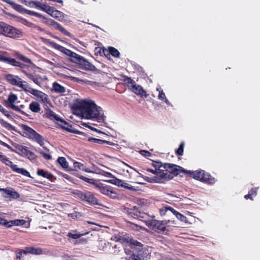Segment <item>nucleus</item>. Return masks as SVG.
<instances>
[{"label": "nucleus", "instance_id": "nucleus-1", "mask_svg": "<svg viewBox=\"0 0 260 260\" xmlns=\"http://www.w3.org/2000/svg\"><path fill=\"white\" fill-rule=\"evenodd\" d=\"M8 54V52L6 51H0V61L14 67H19L21 72L24 73L28 79L38 85H40L39 78L35 75L36 66L29 58L19 52H15L14 54V56L17 60L9 57Z\"/></svg>", "mask_w": 260, "mask_h": 260}, {"label": "nucleus", "instance_id": "nucleus-2", "mask_svg": "<svg viewBox=\"0 0 260 260\" xmlns=\"http://www.w3.org/2000/svg\"><path fill=\"white\" fill-rule=\"evenodd\" d=\"M53 46L55 49L69 56L70 60L73 62L78 64L80 69L86 71H96L95 67L83 56L57 43H54Z\"/></svg>", "mask_w": 260, "mask_h": 260}, {"label": "nucleus", "instance_id": "nucleus-3", "mask_svg": "<svg viewBox=\"0 0 260 260\" xmlns=\"http://www.w3.org/2000/svg\"><path fill=\"white\" fill-rule=\"evenodd\" d=\"M77 109L86 119L95 118L99 122L104 120L105 116L100 114L98 106L93 102L82 101L77 105Z\"/></svg>", "mask_w": 260, "mask_h": 260}, {"label": "nucleus", "instance_id": "nucleus-4", "mask_svg": "<svg viewBox=\"0 0 260 260\" xmlns=\"http://www.w3.org/2000/svg\"><path fill=\"white\" fill-rule=\"evenodd\" d=\"M162 175L160 176V179L163 180V183L165 181L172 179L175 176H177L181 173H185V170L182 167L178 165L170 164L164 163V170H161Z\"/></svg>", "mask_w": 260, "mask_h": 260}, {"label": "nucleus", "instance_id": "nucleus-5", "mask_svg": "<svg viewBox=\"0 0 260 260\" xmlns=\"http://www.w3.org/2000/svg\"><path fill=\"white\" fill-rule=\"evenodd\" d=\"M4 2L10 5L15 10L22 14H26L30 16H35L39 18H42L46 20L44 22L50 26H53L55 21L51 18H47L46 17L43 16L41 14L38 12L27 10L23 8L21 5L16 4L11 0H2Z\"/></svg>", "mask_w": 260, "mask_h": 260}, {"label": "nucleus", "instance_id": "nucleus-6", "mask_svg": "<svg viewBox=\"0 0 260 260\" xmlns=\"http://www.w3.org/2000/svg\"><path fill=\"white\" fill-rule=\"evenodd\" d=\"M20 126L23 133L22 135L23 136L37 142L41 146H44L45 142H47V141L42 136L36 132L34 129L27 125L21 124Z\"/></svg>", "mask_w": 260, "mask_h": 260}, {"label": "nucleus", "instance_id": "nucleus-7", "mask_svg": "<svg viewBox=\"0 0 260 260\" xmlns=\"http://www.w3.org/2000/svg\"><path fill=\"white\" fill-rule=\"evenodd\" d=\"M185 173L196 180L208 184L212 185L216 182L215 178L204 170H200L194 171L185 170Z\"/></svg>", "mask_w": 260, "mask_h": 260}, {"label": "nucleus", "instance_id": "nucleus-8", "mask_svg": "<svg viewBox=\"0 0 260 260\" xmlns=\"http://www.w3.org/2000/svg\"><path fill=\"white\" fill-rule=\"evenodd\" d=\"M170 220L160 221L155 219L149 220L146 222L147 226L153 231L158 233H164L168 226Z\"/></svg>", "mask_w": 260, "mask_h": 260}, {"label": "nucleus", "instance_id": "nucleus-9", "mask_svg": "<svg viewBox=\"0 0 260 260\" xmlns=\"http://www.w3.org/2000/svg\"><path fill=\"white\" fill-rule=\"evenodd\" d=\"M0 160L6 165L10 167L12 171L17 173L21 174L25 176L32 178L29 172L23 168H18L17 165L13 164V162L10 160L9 158L3 153L0 152Z\"/></svg>", "mask_w": 260, "mask_h": 260}, {"label": "nucleus", "instance_id": "nucleus-10", "mask_svg": "<svg viewBox=\"0 0 260 260\" xmlns=\"http://www.w3.org/2000/svg\"><path fill=\"white\" fill-rule=\"evenodd\" d=\"M74 194L77 197L91 205H100L96 198L90 191H85L83 192L80 190H76L74 192Z\"/></svg>", "mask_w": 260, "mask_h": 260}, {"label": "nucleus", "instance_id": "nucleus-11", "mask_svg": "<svg viewBox=\"0 0 260 260\" xmlns=\"http://www.w3.org/2000/svg\"><path fill=\"white\" fill-rule=\"evenodd\" d=\"M43 12L60 22H65L68 15L46 3Z\"/></svg>", "mask_w": 260, "mask_h": 260}, {"label": "nucleus", "instance_id": "nucleus-12", "mask_svg": "<svg viewBox=\"0 0 260 260\" xmlns=\"http://www.w3.org/2000/svg\"><path fill=\"white\" fill-rule=\"evenodd\" d=\"M12 146L14 147V150H12V152L23 157H26L30 160L35 158V153L31 152L28 147L17 143L13 144Z\"/></svg>", "mask_w": 260, "mask_h": 260}, {"label": "nucleus", "instance_id": "nucleus-13", "mask_svg": "<svg viewBox=\"0 0 260 260\" xmlns=\"http://www.w3.org/2000/svg\"><path fill=\"white\" fill-rule=\"evenodd\" d=\"M18 97L16 94L11 92L8 96V100L5 101V106L16 111L21 113L22 114L27 116V114L23 111L21 110L18 106H16L14 104L17 100Z\"/></svg>", "mask_w": 260, "mask_h": 260}, {"label": "nucleus", "instance_id": "nucleus-14", "mask_svg": "<svg viewBox=\"0 0 260 260\" xmlns=\"http://www.w3.org/2000/svg\"><path fill=\"white\" fill-rule=\"evenodd\" d=\"M5 78L10 84L21 88L23 90H26V85L23 84V83H26V82L21 81V79L18 76L9 74L6 75Z\"/></svg>", "mask_w": 260, "mask_h": 260}, {"label": "nucleus", "instance_id": "nucleus-15", "mask_svg": "<svg viewBox=\"0 0 260 260\" xmlns=\"http://www.w3.org/2000/svg\"><path fill=\"white\" fill-rule=\"evenodd\" d=\"M127 214L135 219L142 220L144 217L145 213L140 211L139 207L135 206L132 208L125 209Z\"/></svg>", "mask_w": 260, "mask_h": 260}, {"label": "nucleus", "instance_id": "nucleus-16", "mask_svg": "<svg viewBox=\"0 0 260 260\" xmlns=\"http://www.w3.org/2000/svg\"><path fill=\"white\" fill-rule=\"evenodd\" d=\"M146 170L148 172H150L153 174L156 175V176L151 178L146 177L145 178L146 181L151 183H163V180L160 179V176L162 175L161 170H156V169L153 170L152 169L147 168Z\"/></svg>", "mask_w": 260, "mask_h": 260}, {"label": "nucleus", "instance_id": "nucleus-17", "mask_svg": "<svg viewBox=\"0 0 260 260\" xmlns=\"http://www.w3.org/2000/svg\"><path fill=\"white\" fill-rule=\"evenodd\" d=\"M22 36L23 33L20 29L10 25L6 37L12 39H17L20 38Z\"/></svg>", "mask_w": 260, "mask_h": 260}, {"label": "nucleus", "instance_id": "nucleus-18", "mask_svg": "<svg viewBox=\"0 0 260 260\" xmlns=\"http://www.w3.org/2000/svg\"><path fill=\"white\" fill-rule=\"evenodd\" d=\"M21 3L25 6L30 8H35L39 10L43 11L46 3H42L38 1H27L26 0L21 1Z\"/></svg>", "mask_w": 260, "mask_h": 260}, {"label": "nucleus", "instance_id": "nucleus-19", "mask_svg": "<svg viewBox=\"0 0 260 260\" xmlns=\"http://www.w3.org/2000/svg\"><path fill=\"white\" fill-rule=\"evenodd\" d=\"M103 53L104 55L107 57H108L110 55L116 58H119L120 57V53L119 51L113 47H109L108 49L103 47Z\"/></svg>", "mask_w": 260, "mask_h": 260}, {"label": "nucleus", "instance_id": "nucleus-20", "mask_svg": "<svg viewBox=\"0 0 260 260\" xmlns=\"http://www.w3.org/2000/svg\"><path fill=\"white\" fill-rule=\"evenodd\" d=\"M131 90L135 94L141 97L147 98L148 96L146 91L143 89V87L136 83L131 88Z\"/></svg>", "mask_w": 260, "mask_h": 260}, {"label": "nucleus", "instance_id": "nucleus-21", "mask_svg": "<svg viewBox=\"0 0 260 260\" xmlns=\"http://www.w3.org/2000/svg\"><path fill=\"white\" fill-rule=\"evenodd\" d=\"M24 254L30 253L33 254H41L42 253V249L41 248H35L34 247H26L25 250H22Z\"/></svg>", "mask_w": 260, "mask_h": 260}, {"label": "nucleus", "instance_id": "nucleus-22", "mask_svg": "<svg viewBox=\"0 0 260 260\" xmlns=\"http://www.w3.org/2000/svg\"><path fill=\"white\" fill-rule=\"evenodd\" d=\"M37 174L38 176L47 178L51 181H53L54 176L53 174L47 171H45L43 169H38L37 171Z\"/></svg>", "mask_w": 260, "mask_h": 260}, {"label": "nucleus", "instance_id": "nucleus-23", "mask_svg": "<svg viewBox=\"0 0 260 260\" xmlns=\"http://www.w3.org/2000/svg\"><path fill=\"white\" fill-rule=\"evenodd\" d=\"M88 141L92 143H97L99 144H106L111 146H114L115 145V144L112 142L106 140H103L93 137H88Z\"/></svg>", "mask_w": 260, "mask_h": 260}, {"label": "nucleus", "instance_id": "nucleus-24", "mask_svg": "<svg viewBox=\"0 0 260 260\" xmlns=\"http://www.w3.org/2000/svg\"><path fill=\"white\" fill-rule=\"evenodd\" d=\"M5 193L9 196L11 198L14 199H17L19 198L20 195L18 192L14 189H9L7 188L1 189Z\"/></svg>", "mask_w": 260, "mask_h": 260}, {"label": "nucleus", "instance_id": "nucleus-25", "mask_svg": "<svg viewBox=\"0 0 260 260\" xmlns=\"http://www.w3.org/2000/svg\"><path fill=\"white\" fill-rule=\"evenodd\" d=\"M53 27L56 30H59L62 34L67 36L70 37L71 33L67 30L63 26L57 22L55 21Z\"/></svg>", "mask_w": 260, "mask_h": 260}, {"label": "nucleus", "instance_id": "nucleus-26", "mask_svg": "<svg viewBox=\"0 0 260 260\" xmlns=\"http://www.w3.org/2000/svg\"><path fill=\"white\" fill-rule=\"evenodd\" d=\"M53 27L56 30H59L62 34L67 36L70 37L71 33L67 30L63 26L57 22L55 21Z\"/></svg>", "mask_w": 260, "mask_h": 260}, {"label": "nucleus", "instance_id": "nucleus-27", "mask_svg": "<svg viewBox=\"0 0 260 260\" xmlns=\"http://www.w3.org/2000/svg\"><path fill=\"white\" fill-rule=\"evenodd\" d=\"M96 187L98 189L100 190V191L105 195L108 194V191L111 188V187L110 186H107L104 185V184L102 183H99L96 185Z\"/></svg>", "mask_w": 260, "mask_h": 260}, {"label": "nucleus", "instance_id": "nucleus-28", "mask_svg": "<svg viewBox=\"0 0 260 260\" xmlns=\"http://www.w3.org/2000/svg\"><path fill=\"white\" fill-rule=\"evenodd\" d=\"M10 25L3 21H0V35L6 37Z\"/></svg>", "mask_w": 260, "mask_h": 260}, {"label": "nucleus", "instance_id": "nucleus-29", "mask_svg": "<svg viewBox=\"0 0 260 260\" xmlns=\"http://www.w3.org/2000/svg\"><path fill=\"white\" fill-rule=\"evenodd\" d=\"M258 187H255L251 188L247 194L244 196V198L246 200L250 199L253 200V198L255 197L257 194V191Z\"/></svg>", "mask_w": 260, "mask_h": 260}, {"label": "nucleus", "instance_id": "nucleus-30", "mask_svg": "<svg viewBox=\"0 0 260 260\" xmlns=\"http://www.w3.org/2000/svg\"><path fill=\"white\" fill-rule=\"evenodd\" d=\"M8 222V228L11 227L13 225H23L25 224L26 221L24 219H15L10 220Z\"/></svg>", "mask_w": 260, "mask_h": 260}, {"label": "nucleus", "instance_id": "nucleus-31", "mask_svg": "<svg viewBox=\"0 0 260 260\" xmlns=\"http://www.w3.org/2000/svg\"><path fill=\"white\" fill-rule=\"evenodd\" d=\"M29 109L33 112L38 113L41 110L39 104L35 101L32 102L29 105Z\"/></svg>", "mask_w": 260, "mask_h": 260}, {"label": "nucleus", "instance_id": "nucleus-32", "mask_svg": "<svg viewBox=\"0 0 260 260\" xmlns=\"http://www.w3.org/2000/svg\"><path fill=\"white\" fill-rule=\"evenodd\" d=\"M87 233H82V234L78 233L77 231L76 230L72 231V232L68 233L67 236L69 238H72L74 239H79L80 237H81L82 236L86 235Z\"/></svg>", "mask_w": 260, "mask_h": 260}, {"label": "nucleus", "instance_id": "nucleus-33", "mask_svg": "<svg viewBox=\"0 0 260 260\" xmlns=\"http://www.w3.org/2000/svg\"><path fill=\"white\" fill-rule=\"evenodd\" d=\"M0 112L9 119H13L15 117V114L13 112L8 111L1 105Z\"/></svg>", "mask_w": 260, "mask_h": 260}, {"label": "nucleus", "instance_id": "nucleus-34", "mask_svg": "<svg viewBox=\"0 0 260 260\" xmlns=\"http://www.w3.org/2000/svg\"><path fill=\"white\" fill-rule=\"evenodd\" d=\"M46 117L51 120H56L57 121H59L60 119L57 115L51 110L48 109L47 111L46 112Z\"/></svg>", "mask_w": 260, "mask_h": 260}, {"label": "nucleus", "instance_id": "nucleus-35", "mask_svg": "<svg viewBox=\"0 0 260 260\" xmlns=\"http://www.w3.org/2000/svg\"><path fill=\"white\" fill-rule=\"evenodd\" d=\"M59 121L60 122V126L61 128L68 132H72L71 129L72 125L71 124L61 118Z\"/></svg>", "mask_w": 260, "mask_h": 260}, {"label": "nucleus", "instance_id": "nucleus-36", "mask_svg": "<svg viewBox=\"0 0 260 260\" xmlns=\"http://www.w3.org/2000/svg\"><path fill=\"white\" fill-rule=\"evenodd\" d=\"M53 88L55 92L58 93H62L66 91L65 88L56 82L53 83Z\"/></svg>", "mask_w": 260, "mask_h": 260}, {"label": "nucleus", "instance_id": "nucleus-37", "mask_svg": "<svg viewBox=\"0 0 260 260\" xmlns=\"http://www.w3.org/2000/svg\"><path fill=\"white\" fill-rule=\"evenodd\" d=\"M24 91H26V92H28L29 93H30V94H31L32 95L37 97V98H39V96H40V94H42V92L40 90H38L37 89H34V88H32L31 87H29L27 88V86L26 85V90H24Z\"/></svg>", "mask_w": 260, "mask_h": 260}, {"label": "nucleus", "instance_id": "nucleus-38", "mask_svg": "<svg viewBox=\"0 0 260 260\" xmlns=\"http://www.w3.org/2000/svg\"><path fill=\"white\" fill-rule=\"evenodd\" d=\"M0 124L1 125L7 128L8 130H14L15 127L11 125L10 123L8 122L7 121L4 120V119H0Z\"/></svg>", "mask_w": 260, "mask_h": 260}, {"label": "nucleus", "instance_id": "nucleus-39", "mask_svg": "<svg viewBox=\"0 0 260 260\" xmlns=\"http://www.w3.org/2000/svg\"><path fill=\"white\" fill-rule=\"evenodd\" d=\"M107 182H108L111 184L117 185L118 186H121V185H122V183H123L122 180L117 178L115 177H113V179L107 180Z\"/></svg>", "mask_w": 260, "mask_h": 260}, {"label": "nucleus", "instance_id": "nucleus-40", "mask_svg": "<svg viewBox=\"0 0 260 260\" xmlns=\"http://www.w3.org/2000/svg\"><path fill=\"white\" fill-rule=\"evenodd\" d=\"M106 196L112 199L119 200L120 199L119 194L116 191L112 189L111 188L108 191V194H107Z\"/></svg>", "mask_w": 260, "mask_h": 260}, {"label": "nucleus", "instance_id": "nucleus-41", "mask_svg": "<svg viewBox=\"0 0 260 260\" xmlns=\"http://www.w3.org/2000/svg\"><path fill=\"white\" fill-rule=\"evenodd\" d=\"M58 162L63 169H67L69 167L68 162L64 157H59L57 159Z\"/></svg>", "mask_w": 260, "mask_h": 260}, {"label": "nucleus", "instance_id": "nucleus-42", "mask_svg": "<svg viewBox=\"0 0 260 260\" xmlns=\"http://www.w3.org/2000/svg\"><path fill=\"white\" fill-rule=\"evenodd\" d=\"M41 93L42 94H40L38 98H39L42 102L45 104L47 105L49 104L50 103V101L48 98V95L43 92H42Z\"/></svg>", "mask_w": 260, "mask_h": 260}, {"label": "nucleus", "instance_id": "nucleus-43", "mask_svg": "<svg viewBox=\"0 0 260 260\" xmlns=\"http://www.w3.org/2000/svg\"><path fill=\"white\" fill-rule=\"evenodd\" d=\"M124 82L130 89L136 83L134 80L132 79L130 77H127L124 79Z\"/></svg>", "mask_w": 260, "mask_h": 260}, {"label": "nucleus", "instance_id": "nucleus-44", "mask_svg": "<svg viewBox=\"0 0 260 260\" xmlns=\"http://www.w3.org/2000/svg\"><path fill=\"white\" fill-rule=\"evenodd\" d=\"M152 166L154 167L156 170H164V164L158 161H153Z\"/></svg>", "mask_w": 260, "mask_h": 260}, {"label": "nucleus", "instance_id": "nucleus-45", "mask_svg": "<svg viewBox=\"0 0 260 260\" xmlns=\"http://www.w3.org/2000/svg\"><path fill=\"white\" fill-rule=\"evenodd\" d=\"M174 215L177 218H178L181 221L184 222L186 223L187 222L186 217H185L180 213L178 212V211L175 212V213Z\"/></svg>", "mask_w": 260, "mask_h": 260}, {"label": "nucleus", "instance_id": "nucleus-46", "mask_svg": "<svg viewBox=\"0 0 260 260\" xmlns=\"http://www.w3.org/2000/svg\"><path fill=\"white\" fill-rule=\"evenodd\" d=\"M184 147V143L182 142L179 145L178 148L176 150V154L178 155L181 156L183 154Z\"/></svg>", "mask_w": 260, "mask_h": 260}, {"label": "nucleus", "instance_id": "nucleus-47", "mask_svg": "<svg viewBox=\"0 0 260 260\" xmlns=\"http://www.w3.org/2000/svg\"><path fill=\"white\" fill-rule=\"evenodd\" d=\"M73 166L74 168V170L76 171L77 169L84 170V168H85V166L83 164L78 162V161L74 162V164H73Z\"/></svg>", "mask_w": 260, "mask_h": 260}, {"label": "nucleus", "instance_id": "nucleus-48", "mask_svg": "<svg viewBox=\"0 0 260 260\" xmlns=\"http://www.w3.org/2000/svg\"><path fill=\"white\" fill-rule=\"evenodd\" d=\"M129 260H144V258L141 254H133L130 256Z\"/></svg>", "mask_w": 260, "mask_h": 260}, {"label": "nucleus", "instance_id": "nucleus-49", "mask_svg": "<svg viewBox=\"0 0 260 260\" xmlns=\"http://www.w3.org/2000/svg\"><path fill=\"white\" fill-rule=\"evenodd\" d=\"M158 98L159 100H165V102L166 104H169V101L166 98L165 93L162 90H161L159 92Z\"/></svg>", "mask_w": 260, "mask_h": 260}, {"label": "nucleus", "instance_id": "nucleus-50", "mask_svg": "<svg viewBox=\"0 0 260 260\" xmlns=\"http://www.w3.org/2000/svg\"><path fill=\"white\" fill-rule=\"evenodd\" d=\"M79 178L80 179H82V180H83L86 182L89 183L90 184H93L94 183V179L88 178L84 177L82 175H81L80 176H79Z\"/></svg>", "mask_w": 260, "mask_h": 260}, {"label": "nucleus", "instance_id": "nucleus-51", "mask_svg": "<svg viewBox=\"0 0 260 260\" xmlns=\"http://www.w3.org/2000/svg\"><path fill=\"white\" fill-rule=\"evenodd\" d=\"M139 153L142 155L146 157H150L152 155V154L149 151L145 150H141L139 151Z\"/></svg>", "mask_w": 260, "mask_h": 260}, {"label": "nucleus", "instance_id": "nucleus-52", "mask_svg": "<svg viewBox=\"0 0 260 260\" xmlns=\"http://www.w3.org/2000/svg\"><path fill=\"white\" fill-rule=\"evenodd\" d=\"M121 187L128 189L129 190H134V189L133 186H131L128 183L125 182L123 180L122 185H121Z\"/></svg>", "mask_w": 260, "mask_h": 260}, {"label": "nucleus", "instance_id": "nucleus-53", "mask_svg": "<svg viewBox=\"0 0 260 260\" xmlns=\"http://www.w3.org/2000/svg\"><path fill=\"white\" fill-rule=\"evenodd\" d=\"M8 222L9 221H8L6 219L0 217V224L1 225H4L6 227L8 228V223H9Z\"/></svg>", "mask_w": 260, "mask_h": 260}, {"label": "nucleus", "instance_id": "nucleus-54", "mask_svg": "<svg viewBox=\"0 0 260 260\" xmlns=\"http://www.w3.org/2000/svg\"><path fill=\"white\" fill-rule=\"evenodd\" d=\"M167 206L164 207L159 209V213L161 216H164L167 214Z\"/></svg>", "mask_w": 260, "mask_h": 260}, {"label": "nucleus", "instance_id": "nucleus-55", "mask_svg": "<svg viewBox=\"0 0 260 260\" xmlns=\"http://www.w3.org/2000/svg\"><path fill=\"white\" fill-rule=\"evenodd\" d=\"M41 153L42 154L44 158H45L46 159L49 160L51 158V156L49 154L46 153L44 152H41Z\"/></svg>", "mask_w": 260, "mask_h": 260}, {"label": "nucleus", "instance_id": "nucleus-56", "mask_svg": "<svg viewBox=\"0 0 260 260\" xmlns=\"http://www.w3.org/2000/svg\"><path fill=\"white\" fill-rule=\"evenodd\" d=\"M103 48L100 47H96L95 49V51H96L98 53H99L101 56H102L104 55L103 53Z\"/></svg>", "mask_w": 260, "mask_h": 260}, {"label": "nucleus", "instance_id": "nucleus-57", "mask_svg": "<svg viewBox=\"0 0 260 260\" xmlns=\"http://www.w3.org/2000/svg\"><path fill=\"white\" fill-rule=\"evenodd\" d=\"M129 242L131 244L136 246L140 245V244H141L139 242L132 239H130Z\"/></svg>", "mask_w": 260, "mask_h": 260}, {"label": "nucleus", "instance_id": "nucleus-58", "mask_svg": "<svg viewBox=\"0 0 260 260\" xmlns=\"http://www.w3.org/2000/svg\"><path fill=\"white\" fill-rule=\"evenodd\" d=\"M166 209H167V211H170L173 214H174L175 213V212H177V211H176L174 208H173L172 207H170V206H167V208Z\"/></svg>", "mask_w": 260, "mask_h": 260}, {"label": "nucleus", "instance_id": "nucleus-59", "mask_svg": "<svg viewBox=\"0 0 260 260\" xmlns=\"http://www.w3.org/2000/svg\"><path fill=\"white\" fill-rule=\"evenodd\" d=\"M106 177H110V178H111L112 179H113V177H114L115 176L112 175L111 173L110 172H105V175H104Z\"/></svg>", "mask_w": 260, "mask_h": 260}, {"label": "nucleus", "instance_id": "nucleus-60", "mask_svg": "<svg viewBox=\"0 0 260 260\" xmlns=\"http://www.w3.org/2000/svg\"><path fill=\"white\" fill-rule=\"evenodd\" d=\"M87 242V239L85 238H82L79 239V243H86Z\"/></svg>", "mask_w": 260, "mask_h": 260}, {"label": "nucleus", "instance_id": "nucleus-61", "mask_svg": "<svg viewBox=\"0 0 260 260\" xmlns=\"http://www.w3.org/2000/svg\"><path fill=\"white\" fill-rule=\"evenodd\" d=\"M3 145L8 148L9 149H10V150L12 151V150H14V147H11V146H10L8 144H6V143L5 142H3Z\"/></svg>", "mask_w": 260, "mask_h": 260}, {"label": "nucleus", "instance_id": "nucleus-62", "mask_svg": "<svg viewBox=\"0 0 260 260\" xmlns=\"http://www.w3.org/2000/svg\"><path fill=\"white\" fill-rule=\"evenodd\" d=\"M18 107H19V109H20V110H22L21 109H23L25 107V106L23 105H21L19 106H18Z\"/></svg>", "mask_w": 260, "mask_h": 260}, {"label": "nucleus", "instance_id": "nucleus-63", "mask_svg": "<svg viewBox=\"0 0 260 260\" xmlns=\"http://www.w3.org/2000/svg\"><path fill=\"white\" fill-rule=\"evenodd\" d=\"M22 253H23L22 250L18 253V255H17V257H19V258H20V256H21L20 255H21Z\"/></svg>", "mask_w": 260, "mask_h": 260}, {"label": "nucleus", "instance_id": "nucleus-64", "mask_svg": "<svg viewBox=\"0 0 260 260\" xmlns=\"http://www.w3.org/2000/svg\"><path fill=\"white\" fill-rule=\"evenodd\" d=\"M85 172H88V173H89V172H91V171L88 169H85L84 168V170Z\"/></svg>", "mask_w": 260, "mask_h": 260}]
</instances>
